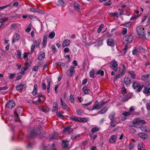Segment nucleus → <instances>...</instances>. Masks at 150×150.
I'll use <instances>...</instances> for the list:
<instances>
[{
	"label": "nucleus",
	"mask_w": 150,
	"mask_h": 150,
	"mask_svg": "<svg viewBox=\"0 0 150 150\" xmlns=\"http://www.w3.org/2000/svg\"><path fill=\"white\" fill-rule=\"evenodd\" d=\"M88 118L87 117H80V120H79V122H86L88 121Z\"/></svg>",
	"instance_id": "nucleus-30"
},
{
	"label": "nucleus",
	"mask_w": 150,
	"mask_h": 150,
	"mask_svg": "<svg viewBox=\"0 0 150 150\" xmlns=\"http://www.w3.org/2000/svg\"><path fill=\"white\" fill-rule=\"evenodd\" d=\"M61 105L62 109L64 110L66 109L67 107V106L65 104L64 102L63 103L61 104Z\"/></svg>",
	"instance_id": "nucleus-57"
},
{
	"label": "nucleus",
	"mask_w": 150,
	"mask_h": 150,
	"mask_svg": "<svg viewBox=\"0 0 150 150\" xmlns=\"http://www.w3.org/2000/svg\"><path fill=\"white\" fill-rule=\"evenodd\" d=\"M144 86L143 85H141L140 83L137 81H134L133 83L132 86L134 89H136L137 92H140Z\"/></svg>",
	"instance_id": "nucleus-2"
},
{
	"label": "nucleus",
	"mask_w": 150,
	"mask_h": 150,
	"mask_svg": "<svg viewBox=\"0 0 150 150\" xmlns=\"http://www.w3.org/2000/svg\"><path fill=\"white\" fill-rule=\"evenodd\" d=\"M132 54L134 55L138 56H139V51L136 48H135L132 51Z\"/></svg>",
	"instance_id": "nucleus-35"
},
{
	"label": "nucleus",
	"mask_w": 150,
	"mask_h": 150,
	"mask_svg": "<svg viewBox=\"0 0 150 150\" xmlns=\"http://www.w3.org/2000/svg\"><path fill=\"white\" fill-rule=\"evenodd\" d=\"M122 114L124 116H127L130 115V113L129 112L124 111L122 112Z\"/></svg>",
	"instance_id": "nucleus-58"
},
{
	"label": "nucleus",
	"mask_w": 150,
	"mask_h": 150,
	"mask_svg": "<svg viewBox=\"0 0 150 150\" xmlns=\"http://www.w3.org/2000/svg\"><path fill=\"white\" fill-rule=\"evenodd\" d=\"M24 86L23 84H21L16 86V89L17 91H21L23 89Z\"/></svg>",
	"instance_id": "nucleus-29"
},
{
	"label": "nucleus",
	"mask_w": 150,
	"mask_h": 150,
	"mask_svg": "<svg viewBox=\"0 0 150 150\" xmlns=\"http://www.w3.org/2000/svg\"><path fill=\"white\" fill-rule=\"evenodd\" d=\"M40 131L39 130L38 131V132L36 133L35 131H33L28 136V137L29 138H31L34 137L35 136L38 135H39L40 134Z\"/></svg>",
	"instance_id": "nucleus-12"
},
{
	"label": "nucleus",
	"mask_w": 150,
	"mask_h": 150,
	"mask_svg": "<svg viewBox=\"0 0 150 150\" xmlns=\"http://www.w3.org/2000/svg\"><path fill=\"white\" fill-rule=\"evenodd\" d=\"M104 5L106 6H110L111 4V3L110 1H108V2L105 1L103 3Z\"/></svg>",
	"instance_id": "nucleus-52"
},
{
	"label": "nucleus",
	"mask_w": 150,
	"mask_h": 150,
	"mask_svg": "<svg viewBox=\"0 0 150 150\" xmlns=\"http://www.w3.org/2000/svg\"><path fill=\"white\" fill-rule=\"evenodd\" d=\"M127 73L130 75V76L133 79H135L136 77V74L133 71H128Z\"/></svg>",
	"instance_id": "nucleus-22"
},
{
	"label": "nucleus",
	"mask_w": 150,
	"mask_h": 150,
	"mask_svg": "<svg viewBox=\"0 0 150 150\" xmlns=\"http://www.w3.org/2000/svg\"><path fill=\"white\" fill-rule=\"evenodd\" d=\"M70 40L68 39H66L64 40L63 42L62 46L63 47H66L68 46L70 44Z\"/></svg>",
	"instance_id": "nucleus-20"
},
{
	"label": "nucleus",
	"mask_w": 150,
	"mask_h": 150,
	"mask_svg": "<svg viewBox=\"0 0 150 150\" xmlns=\"http://www.w3.org/2000/svg\"><path fill=\"white\" fill-rule=\"evenodd\" d=\"M82 90L84 91V93L85 94H88L90 91V90L89 89H86V87H84L82 88Z\"/></svg>",
	"instance_id": "nucleus-39"
},
{
	"label": "nucleus",
	"mask_w": 150,
	"mask_h": 150,
	"mask_svg": "<svg viewBox=\"0 0 150 150\" xmlns=\"http://www.w3.org/2000/svg\"><path fill=\"white\" fill-rule=\"evenodd\" d=\"M122 76L119 73L118 74L116 75L114 77V81H116L117 79L120 78Z\"/></svg>",
	"instance_id": "nucleus-51"
},
{
	"label": "nucleus",
	"mask_w": 150,
	"mask_h": 150,
	"mask_svg": "<svg viewBox=\"0 0 150 150\" xmlns=\"http://www.w3.org/2000/svg\"><path fill=\"white\" fill-rule=\"evenodd\" d=\"M131 98V96L130 94H127L124 96L122 99L121 101L123 102H125Z\"/></svg>",
	"instance_id": "nucleus-10"
},
{
	"label": "nucleus",
	"mask_w": 150,
	"mask_h": 150,
	"mask_svg": "<svg viewBox=\"0 0 150 150\" xmlns=\"http://www.w3.org/2000/svg\"><path fill=\"white\" fill-rule=\"evenodd\" d=\"M52 50L54 52H56L57 51L56 48L54 45H53L52 46Z\"/></svg>",
	"instance_id": "nucleus-60"
},
{
	"label": "nucleus",
	"mask_w": 150,
	"mask_h": 150,
	"mask_svg": "<svg viewBox=\"0 0 150 150\" xmlns=\"http://www.w3.org/2000/svg\"><path fill=\"white\" fill-rule=\"evenodd\" d=\"M136 30L139 37L142 38L143 40L146 39L144 28L140 26H138L137 27Z\"/></svg>",
	"instance_id": "nucleus-1"
},
{
	"label": "nucleus",
	"mask_w": 150,
	"mask_h": 150,
	"mask_svg": "<svg viewBox=\"0 0 150 150\" xmlns=\"http://www.w3.org/2000/svg\"><path fill=\"white\" fill-rule=\"evenodd\" d=\"M104 74V72L103 71H102L100 70H98L97 72H96V75H99L100 74V76H103Z\"/></svg>",
	"instance_id": "nucleus-42"
},
{
	"label": "nucleus",
	"mask_w": 150,
	"mask_h": 150,
	"mask_svg": "<svg viewBox=\"0 0 150 150\" xmlns=\"http://www.w3.org/2000/svg\"><path fill=\"white\" fill-rule=\"evenodd\" d=\"M56 114L57 115L58 117L61 118H63L64 117L63 115L60 112H58L57 111Z\"/></svg>",
	"instance_id": "nucleus-48"
},
{
	"label": "nucleus",
	"mask_w": 150,
	"mask_h": 150,
	"mask_svg": "<svg viewBox=\"0 0 150 150\" xmlns=\"http://www.w3.org/2000/svg\"><path fill=\"white\" fill-rule=\"evenodd\" d=\"M95 74L94 71L93 69H92L90 71V76L92 78H93L94 77Z\"/></svg>",
	"instance_id": "nucleus-47"
},
{
	"label": "nucleus",
	"mask_w": 150,
	"mask_h": 150,
	"mask_svg": "<svg viewBox=\"0 0 150 150\" xmlns=\"http://www.w3.org/2000/svg\"><path fill=\"white\" fill-rule=\"evenodd\" d=\"M108 108L107 107H105L103 108L98 113V114H103L105 112L108 110Z\"/></svg>",
	"instance_id": "nucleus-33"
},
{
	"label": "nucleus",
	"mask_w": 150,
	"mask_h": 150,
	"mask_svg": "<svg viewBox=\"0 0 150 150\" xmlns=\"http://www.w3.org/2000/svg\"><path fill=\"white\" fill-rule=\"evenodd\" d=\"M75 67L71 66L69 69L67 71V74L68 76L71 77L73 76V74L75 72Z\"/></svg>",
	"instance_id": "nucleus-6"
},
{
	"label": "nucleus",
	"mask_w": 150,
	"mask_h": 150,
	"mask_svg": "<svg viewBox=\"0 0 150 150\" xmlns=\"http://www.w3.org/2000/svg\"><path fill=\"white\" fill-rule=\"evenodd\" d=\"M145 122V121L144 120H141L140 119H139V124H144Z\"/></svg>",
	"instance_id": "nucleus-59"
},
{
	"label": "nucleus",
	"mask_w": 150,
	"mask_h": 150,
	"mask_svg": "<svg viewBox=\"0 0 150 150\" xmlns=\"http://www.w3.org/2000/svg\"><path fill=\"white\" fill-rule=\"evenodd\" d=\"M16 104L13 100H10L7 102L6 107V108L9 109H11L13 108L15 106Z\"/></svg>",
	"instance_id": "nucleus-7"
},
{
	"label": "nucleus",
	"mask_w": 150,
	"mask_h": 150,
	"mask_svg": "<svg viewBox=\"0 0 150 150\" xmlns=\"http://www.w3.org/2000/svg\"><path fill=\"white\" fill-rule=\"evenodd\" d=\"M100 106L99 103L96 101L95 102V103L93 106L92 108L91 109V110H92L94 109H100Z\"/></svg>",
	"instance_id": "nucleus-18"
},
{
	"label": "nucleus",
	"mask_w": 150,
	"mask_h": 150,
	"mask_svg": "<svg viewBox=\"0 0 150 150\" xmlns=\"http://www.w3.org/2000/svg\"><path fill=\"white\" fill-rule=\"evenodd\" d=\"M100 128L99 127H93L91 130V132L92 133H94L99 131Z\"/></svg>",
	"instance_id": "nucleus-26"
},
{
	"label": "nucleus",
	"mask_w": 150,
	"mask_h": 150,
	"mask_svg": "<svg viewBox=\"0 0 150 150\" xmlns=\"http://www.w3.org/2000/svg\"><path fill=\"white\" fill-rule=\"evenodd\" d=\"M127 32V29L125 28H123V30L122 31V34L124 35Z\"/></svg>",
	"instance_id": "nucleus-54"
},
{
	"label": "nucleus",
	"mask_w": 150,
	"mask_h": 150,
	"mask_svg": "<svg viewBox=\"0 0 150 150\" xmlns=\"http://www.w3.org/2000/svg\"><path fill=\"white\" fill-rule=\"evenodd\" d=\"M28 69V67H22L21 69V71H25Z\"/></svg>",
	"instance_id": "nucleus-64"
},
{
	"label": "nucleus",
	"mask_w": 150,
	"mask_h": 150,
	"mask_svg": "<svg viewBox=\"0 0 150 150\" xmlns=\"http://www.w3.org/2000/svg\"><path fill=\"white\" fill-rule=\"evenodd\" d=\"M23 109L21 108H18L14 112V114L16 116L19 117L20 115H21L23 114Z\"/></svg>",
	"instance_id": "nucleus-8"
},
{
	"label": "nucleus",
	"mask_w": 150,
	"mask_h": 150,
	"mask_svg": "<svg viewBox=\"0 0 150 150\" xmlns=\"http://www.w3.org/2000/svg\"><path fill=\"white\" fill-rule=\"evenodd\" d=\"M115 117V113L113 112H111L109 115V118L111 120H112Z\"/></svg>",
	"instance_id": "nucleus-25"
},
{
	"label": "nucleus",
	"mask_w": 150,
	"mask_h": 150,
	"mask_svg": "<svg viewBox=\"0 0 150 150\" xmlns=\"http://www.w3.org/2000/svg\"><path fill=\"white\" fill-rule=\"evenodd\" d=\"M99 103L100 108H101L105 104V103L103 101H100Z\"/></svg>",
	"instance_id": "nucleus-61"
},
{
	"label": "nucleus",
	"mask_w": 150,
	"mask_h": 150,
	"mask_svg": "<svg viewBox=\"0 0 150 150\" xmlns=\"http://www.w3.org/2000/svg\"><path fill=\"white\" fill-rule=\"evenodd\" d=\"M140 129L143 132H150V129L148 127L145 126H142L139 127Z\"/></svg>",
	"instance_id": "nucleus-13"
},
{
	"label": "nucleus",
	"mask_w": 150,
	"mask_h": 150,
	"mask_svg": "<svg viewBox=\"0 0 150 150\" xmlns=\"http://www.w3.org/2000/svg\"><path fill=\"white\" fill-rule=\"evenodd\" d=\"M139 118H136L133 120L132 122V123L134 124H139Z\"/></svg>",
	"instance_id": "nucleus-45"
},
{
	"label": "nucleus",
	"mask_w": 150,
	"mask_h": 150,
	"mask_svg": "<svg viewBox=\"0 0 150 150\" xmlns=\"http://www.w3.org/2000/svg\"><path fill=\"white\" fill-rule=\"evenodd\" d=\"M25 72L24 71H21V72L18 73V76L16 77V80H19L21 79L23 75L24 74Z\"/></svg>",
	"instance_id": "nucleus-21"
},
{
	"label": "nucleus",
	"mask_w": 150,
	"mask_h": 150,
	"mask_svg": "<svg viewBox=\"0 0 150 150\" xmlns=\"http://www.w3.org/2000/svg\"><path fill=\"white\" fill-rule=\"evenodd\" d=\"M45 57V54L44 52L40 53L38 56V59L39 60H42Z\"/></svg>",
	"instance_id": "nucleus-27"
},
{
	"label": "nucleus",
	"mask_w": 150,
	"mask_h": 150,
	"mask_svg": "<svg viewBox=\"0 0 150 150\" xmlns=\"http://www.w3.org/2000/svg\"><path fill=\"white\" fill-rule=\"evenodd\" d=\"M139 137L142 138L144 139H146L148 138V136L147 134H146L142 132H140L138 135Z\"/></svg>",
	"instance_id": "nucleus-16"
},
{
	"label": "nucleus",
	"mask_w": 150,
	"mask_h": 150,
	"mask_svg": "<svg viewBox=\"0 0 150 150\" xmlns=\"http://www.w3.org/2000/svg\"><path fill=\"white\" fill-rule=\"evenodd\" d=\"M41 39H39L33 42V44L31 45V49L30 52V54H31L33 52L35 49V46L36 47L39 46L41 42Z\"/></svg>",
	"instance_id": "nucleus-4"
},
{
	"label": "nucleus",
	"mask_w": 150,
	"mask_h": 150,
	"mask_svg": "<svg viewBox=\"0 0 150 150\" xmlns=\"http://www.w3.org/2000/svg\"><path fill=\"white\" fill-rule=\"evenodd\" d=\"M123 81L126 86L127 87L129 86L132 83L131 79L128 77H125L123 79Z\"/></svg>",
	"instance_id": "nucleus-9"
},
{
	"label": "nucleus",
	"mask_w": 150,
	"mask_h": 150,
	"mask_svg": "<svg viewBox=\"0 0 150 150\" xmlns=\"http://www.w3.org/2000/svg\"><path fill=\"white\" fill-rule=\"evenodd\" d=\"M15 76V74H11L9 76V78L10 79H12L14 78Z\"/></svg>",
	"instance_id": "nucleus-63"
},
{
	"label": "nucleus",
	"mask_w": 150,
	"mask_h": 150,
	"mask_svg": "<svg viewBox=\"0 0 150 150\" xmlns=\"http://www.w3.org/2000/svg\"><path fill=\"white\" fill-rule=\"evenodd\" d=\"M118 123L116 121L114 120H112L110 122V126L112 127H115L116 125V124Z\"/></svg>",
	"instance_id": "nucleus-37"
},
{
	"label": "nucleus",
	"mask_w": 150,
	"mask_h": 150,
	"mask_svg": "<svg viewBox=\"0 0 150 150\" xmlns=\"http://www.w3.org/2000/svg\"><path fill=\"white\" fill-rule=\"evenodd\" d=\"M69 118L71 120L79 122V120H80V117H78L76 116H74L73 117H70Z\"/></svg>",
	"instance_id": "nucleus-31"
},
{
	"label": "nucleus",
	"mask_w": 150,
	"mask_h": 150,
	"mask_svg": "<svg viewBox=\"0 0 150 150\" xmlns=\"http://www.w3.org/2000/svg\"><path fill=\"white\" fill-rule=\"evenodd\" d=\"M134 37L132 35H127L124 37L123 39L124 44H127L131 43Z\"/></svg>",
	"instance_id": "nucleus-3"
},
{
	"label": "nucleus",
	"mask_w": 150,
	"mask_h": 150,
	"mask_svg": "<svg viewBox=\"0 0 150 150\" xmlns=\"http://www.w3.org/2000/svg\"><path fill=\"white\" fill-rule=\"evenodd\" d=\"M132 23L129 21L125 23L121 24V25L127 27H129L132 25Z\"/></svg>",
	"instance_id": "nucleus-36"
},
{
	"label": "nucleus",
	"mask_w": 150,
	"mask_h": 150,
	"mask_svg": "<svg viewBox=\"0 0 150 150\" xmlns=\"http://www.w3.org/2000/svg\"><path fill=\"white\" fill-rule=\"evenodd\" d=\"M70 100L71 103H74V98L73 96L72 95H71L70 98Z\"/></svg>",
	"instance_id": "nucleus-56"
},
{
	"label": "nucleus",
	"mask_w": 150,
	"mask_h": 150,
	"mask_svg": "<svg viewBox=\"0 0 150 150\" xmlns=\"http://www.w3.org/2000/svg\"><path fill=\"white\" fill-rule=\"evenodd\" d=\"M55 33L54 32H51L50 33L49 37L50 38L52 39L54 37Z\"/></svg>",
	"instance_id": "nucleus-40"
},
{
	"label": "nucleus",
	"mask_w": 150,
	"mask_h": 150,
	"mask_svg": "<svg viewBox=\"0 0 150 150\" xmlns=\"http://www.w3.org/2000/svg\"><path fill=\"white\" fill-rule=\"evenodd\" d=\"M143 93L148 96L150 95V88L145 86L143 91Z\"/></svg>",
	"instance_id": "nucleus-11"
},
{
	"label": "nucleus",
	"mask_w": 150,
	"mask_h": 150,
	"mask_svg": "<svg viewBox=\"0 0 150 150\" xmlns=\"http://www.w3.org/2000/svg\"><path fill=\"white\" fill-rule=\"evenodd\" d=\"M8 19V18L7 17H5L0 19V23H2L3 22L6 21Z\"/></svg>",
	"instance_id": "nucleus-44"
},
{
	"label": "nucleus",
	"mask_w": 150,
	"mask_h": 150,
	"mask_svg": "<svg viewBox=\"0 0 150 150\" xmlns=\"http://www.w3.org/2000/svg\"><path fill=\"white\" fill-rule=\"evenodd\" d=\"M47 35L44 36L42 43V47H45L47 43Z\"/></svg>",
	"instance_id": "nucleus-19"
},
{
	"label": "nucleus",
	"mask_w": 150,
	"mask_h": 150,
	"mask_svg": "<svg viewBox=\"0 0 150 150\" xmlns=\"http://www.w3.org/2000/svg\"><path fill=\"white\" fill-rule=\"evenodd\" d=\"M121 91L122 94H125L126 93V89L124 87L121 88Z\"/></svg>",
	"instance_id": "nucleus-50"
},
{
	"label": "nucleus",
	"mask_w": 150,
	"mask_h": 150,
	"mask_svg": "<svg viewBox=\"0 0 150 150\" xmlns=\"http://www.w3.org/2000/svg\"><path fill=\"white\" fill-rule=\"evenodd\" d=\"M72 129L69 126H68L65 127L64 129L63 132L64 133H65L67 132H68L69 134H70L71 132H72Z\"/></svg>",
	"instance_id": "nucleus-17"
},
{
	"label": "nucleus",
	"mask_w": 150,
	"mask_h": 150,
	"mask_svg": "<svg viewBox=\"0 0 150 150\" xmlns=\"http://www.w3.org/2000/svg\"><path fill=\"white\" fill-rule=\"evenodd\" d=\"M31 25L30 24H29L28 25L27 28L26 29L25 31L26 32H29L31 30Z\"/></svg>",
	"instance_id": "nucleus-55"
},
{
	"label": "nucleus",
	"mask_w": 150,
	"mask_h": 150,
	"mask_svg": "<svg viewBox=\"0 0 150 150\" xmlns=\"http://www.w3.org/2000/svg\"><path fill=\"white\" fill-rule=\"evenodd\" d=\"M64 4V1L62 0H59L57 4L59 6H63Z\"/></svg>",
	"instance_id": "nucleus-41"
},
{
	"label": "nucleus",
	"mask_w": 150,
	"mask_h": 150,
	"mask_svg": "<svg viewBox=\"0 0 150 150\" xmlns=\"http://www.w3.org/2000/svg\"><path fill=\"white\" fill-rule=\"evenodd\" d=\"M30 10L31 11H32L34 13H37V12H38L40 13V11H41V10H36V9L33 8H30Z\"/></svg>",
	"instance_id": "nucleus-43"
},
{
	"label": "nucleus",
	"mask_w": 150,
	"mask_h": 150,
	"mask_svg": "<svg viewBox=\"0 0 150 150\" xmlns=\"http://www.w3.org/2000/svg\"><path fill=\"white\" fill-rule=\"evenodd\" d=\"M17 52L16 57L18 58H20L21 53V51L20 50H18L17 51Z\"/></svg>",
	"instance_id": "nucleus-49"
},
{
	"label": "nucleus",
	"mask_w": 150,
	"mask_h": 150,
	"mask_svg": "<svg viewBox=\"0 0 150 150\" xmlns=\"http://www.w3.org/2000/svg\"><path fill=\"white\" fill-rule=\"evenodd\" d=\"M107 43L110 46H113L114 45L113 40L112 39H109L107 40Z\"/></svg>",
	"instance_id": "nucleus-23"
},
{
	"label": "nucleus",
	"mask_w": 150,
	"mask_h": 150,
	"mask_svg": "<svg viewBox=\"0 0 150 150\" xmlns=\"http://www.w3.org/2000/svg\"><path fill=\"white\" fill-rule=\"evenodd\" d=\"M117 137L116 135H112L109 139V142L110 143H114L115 142V141Z\"/></svg>",
	"instance_id": "nucleus-15"
},
{
	"label": "nucleus",
	"mask_w": 150,
	"mask_h": 150,
	"mask_svg": "<svg viewBox=\"0 0 150 150\" xmlns=\"http://www.w3.org/2000/svg\"><path fill=\"white\" fill-rule=\"evenodd\" d=\"M44 102V101H42L40 98H39V99L37 101H33V104L36 105H38L40 103H42Z\"/></svg>",
	"instance_id": "nucleus-38"
},
{
	"label": "nucleus",
	"mask_w": 150,
	"mask_h": 150,
	"mask_svg": "<svg viewBox=\"0 0 150 150\" xmlns=\"http://www.w3.org/2000/svg\"><path fill=\"white\" fill-rule=\"evenodd\" d=\"M126 71V70L121 69L120 70L119 73L122 76H123L124 75Z\"/></svg>",
	"instance_id": "nucleus-53"
},
{
	"label": "nucleus",
	"mask_w": 150,
	"mask_h": 150,
	"mask_svg": "<svg viewBox=\"0 0 150 150\" xmlns=\"http://www.w3.org/2000/svg\"><path fill=\"white\" fill-rule=\"evenodd\" d=\"M74 6L75 9L77 12H80L81 10V6L76 2L74 3Z\"/></svg>",
	"instance_id": "nucleus-14"
},
{
	"label": "nucleus",
	"mask_w": 150,
	"mask_h": 150,
	"mask_svg": "<svg viewBox=\"0 0 150 150\" xmlns=\"http://www.w3.org/2000/svg\"><path fill=\"white\" fill-rule=\"evenodd\" d=\"M62 146L64 148H67L68 146V141L67 140H63L62 142Z\"/></svg>",
	"instance_id": "nucleus-34"
},
{
	"label": "nucleus",
	"mask_w": 150,
	"mask_h": 150,
	"mask_svg": "<svg viewBox=\"0 0 150 150\" xmlns=\"http://www.w3.org/2000/svg\"><path fill=\"white\" fill-rule=\"evenodd\" d=\"M149 74H145L142 75L141 77V79L143 81L148 80L149 79Z\"/></svg>",
	"instance_id": "nucleus-24"
},
{
	"label": "nucleus",
	"mask_w": 150,
	"mask_h": 150,
	"mask_svg": "<svg viewBox=\"0 0 150 150\" xmlns=\"http://www.w3.org/2000/svg\"><path fill=\"white\" fill-rule=\"evenodd\" d=\"M49 110V108L47 107H44L42 108V111L44 112H47Z\"/></svg>",
	"instance_id": "nucleus-46"
},
{
	"label": "nucleus",
	"mask_w": 150,
	"mask_h": 150,
	"mask_svg": "<svg viewBox=\"0 0 150 150\" xmlns=\"http://www.w3.org/2000/svg\"><path fill=\"white\" fill-rule=\"evenodd\" d=\"M110 67L114 71H117L118 68V64L117 62L115 59H113L110 63Z\"/></svg>",
	"instance_id": "nucleus-5"
},
{
	"label": "nucleus",
	"mask_w": 150,
	"mask_h": 150,
	"mask_svg": "<svg viewBox=\"0 0 150 150\" xmlns=\"http://www.w3.org/2000/svg\"><path fill=\"white\" fill-rule=\"evenodd\" d=\"M53 107L54 109L53 110V112L54 111H57L58 109V107L57 105V103L56 102H54L53 103Z\"/></svg>",
	"instance_id": "nucleus-32"
},
{
	"label": "nucleus",
	"mask_w": 150,
	"mask_h": 150,
	"mask_svg": "<svg viewBox=\"0 0 150 150\" xmlns=\"http://www.w3.org/2000/svg\"><path fill=\"white\" fill-rule=\"evenodd\" d=\"M38 66H34L33 68V71H37L38 69Z\"/></svg>",
	"instance_id": "nucleus-62"
},
{
	"label": "nucleus",
	"mask_w": 150,
	"mask_h": 150,
	"mask_svg": "<svg viewBox=\"0 0 150 150\" xmlns=\"http://www.w3.org/2000/svg\"><path fill=\"white\" fill-rule=\"evenodd\" d=\"M37 85L36 84H35L34 86V89L33 91L32 92V94L33 96L36 95L37 92Z\"/></svg>",
	"instance_id": "nucleus-28"
}]
</instances>
